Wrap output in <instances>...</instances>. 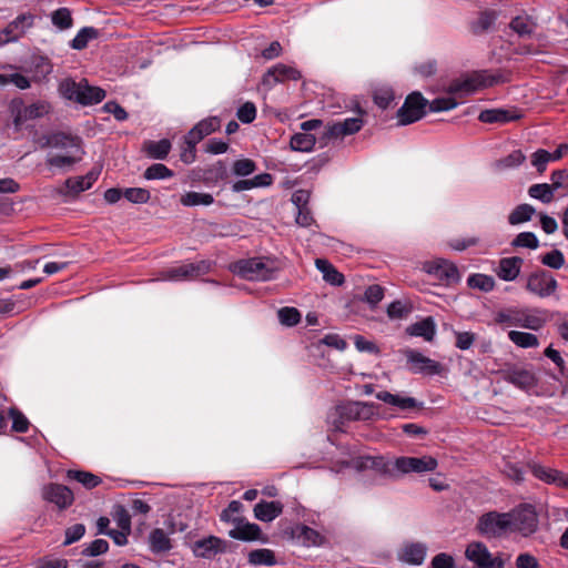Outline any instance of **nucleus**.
I'll return each mask as SVG.
<instances>
[{"label":"nucleus","mask_w":568,"mask_h":568,"mask_svg":"<svg viewBox=\"0 0 568 568\" xmlns=\"http://www.w3.org/2000/svg\"><path fill=\"white\" fill-rule=\"evenodd\" d=\"M510 515L509 514H498V513H488L483 515L477 524V528L480 534L485 536H499L506 530H510Z\"/></svg>","instance_id":"obj_13"},{"label":"nucleus","mask_w":568,"mask_h":568,"mask_svg":"<svg viewBox=\"0 0 568 568\" xmlns=\"http://www.w3.org/2000/svg\"><path fill=\"white\" fill-rule=\"evenodd\" d=\"M105 97L104 90L99 87L89 85L87 80H81V89L79 92V103L93 104L101 102Z\"/></svg>","instance_id":"obj_31"},{"label":"nucleus","mask_w":568,"mask_h":568,"mask_svg":"<svg viewBox=\"0 0 568 568\" xmlns=\"http://www.w3.org/2000/svg\"><path fill=\"white\" fill-rule=\"evenodd\" d=\"M211 264L207 261L197 263H187L172 266L161 273V278L165 281H192L210 271Z\"/></svg>","instance_id":"obj_6"},{"label":"nucleus","mask_w":568,"mask_h":568,"mask_svg":"<svg viewBox=\"0 0 568 568\" xmlns=\"http://www.w3.org/2000/svg\"><path fill=\"white\" fill-rule=\"evenodd\" d=\"M437 460L432 456L423 457H398L395 459V468L397 474H409V473H428L437 468Z\"/></svg>","instance_id":"obj_11"},{"label":"nucleus","mask_w":568,"mask_h":568,"mask_svg":"<svg viewBox=\"0 0 568 568\" xmlns=\"http://www.w3.org/2000/svg\"><path fill=\"white\" fill-rule=\"evenodd\" d=\"M536 26V22L528 16H517L510 22V28L520 37L530 36Z\"/></svg>","instance_id":"obj_40"},{"label":"nucleus","mask_w":568,"mask_h":568,"mask_svg":"<svg viewBox=\"0 0 568 568\" xmlns=\"http://www.w3.org/2000/svg\"><path fill=\"white\" fill-rule=\"evenodd\" d=\"M373 416L374 404L366 402H345L335 407L331 418L335 428L342 429V426L347 422L369 420Z\"/></svg>","instance_id":"obj_3"},{"label":"nucleus","mask_w":568,"mask_h":568,"mask_svg":"<svg viewBox=\"0 0 568 568\" xmlns=\"http://www.w3.org/2000/svg\"><path fill=\"white\" fill-rule=\"evenodd\" d=\"M9 416L12 419V430L17 433H26L29 429V420L17 408L9 409Z\"/></svg>","instance_id":"obj_61"},{"label":"nucleus","mask_w":568,"mask_h":568,"mask_svg":"<svg viewBox=\"0 0 568 568\" xmlns=\"http://www.w3.org/2000/svg\"><path fill=\"white\" fill-rule=\"evenodd\" d=\"M316 139L312 133L300 132L291 138V149L300 152H310L315 145Z\"/></svg>","instance_id":"obj_38"},{"label":"nucleus","mask_w":568,"mask_h":568,"mask_svg":"<svg viewBox=\"0 0 568 568\" xmlns=\"http://www.w3.org/2000/svg\"><path fill=\"white\" fill-rule=\"evenodd\" d=\"M199 142L192 139L189 134L184 136V144L181 149V161L191 164L195 161L196 158V144Z\"/></svg>","instance_id":"obj_52"},{"label":"nucleus","mask_w":568,"mask_h":568,"mask_svg":"<svg viewBox=\"0 0 568 568\" xmlns=\"http://www.w3.org/2000/svg\"><path fill=\"white\" fill-rule=\"evenodd\" d=\"M410 336L423 337L427 342H432L436 334V324L433 317L428 316L419 322L409 325L406 328Z\"/></svg>","instance_id":"obj_26"},{"label":"nucleus","mask_w":568,"mask_h":568,"mask_svg":"<svg viewBox=\"0 0 568 568\" xmlns=\"http://www.w3.org/2000/svg\"><path fill=\"white\" fill-rule=\"evenodd\" d=\"M376 398L388 404L390 406L397 407L400 410H413L416 408H420L422 404L417 402L414 397L404 396L403 394H392L389 392L383 390L376 393Z\"/></svg>","instance_id":"obj_21"},{"label":"nucleus","mask_w":568,"mask_h":568,"mask_svg":"<svg viewBox=\"0 0 568 568\" xmlns=\"http://www.w3.org/2000/svg\"><path fill=\"white\" fill-rule=\"evenodd\" d=\"M277 315L280 322L286 326H294L301 321V314L294 307H283L278 310Z\"/></svg>","instance_id":"obj_60"},{"label":"nucleus","mask_w":568,"mask_h":568,"mask_svg":"<svg viewBox=\"0 0 568 568\" xmlns=\"http://www.w3.org/2000/svg\"><path fill=\"white\" fill-rule=\"evenodd\" d=\"M513 246L527 247L535 250L539 246V241L532 232L519 233L513 241Z\"/></svg>","instance_id":"obj_57"},{"label":"nucleus","mask_w":568,"mask_h":568,"mask_svg":"<svg viewBox=\"0 0 568 568\" xmlns=\"http://www.w3.org/2000/svg\"><path fill=\"white\" fill-rule=\"evenodd\" d=\"M255 170L256 164L251 159H241L233 163V173L237 176H247Z\"/></svg>","instance_id":"obj_62"},{"label":"nucleus","mask_w":568,"mask_h":568,"mask_svg":"<svg viewBox=\"0 0 568 568\" xmlns=\"http://www.w3.org/2000/svg\"><path fill=\"white\" fill-rule=\"evenodd\" d=\"M248 561L255 566H275V554L271 549L262 548L252 550L248 554Z\"/></svg>","instance_id":"obj_39"},{"label":"nucleus","mask_w":568,"mask_h":568,"mask_svg":"<svg viewBox=\"0 0 568 568\" xmlns=\"http://www.w3.org/2000/svg\"><path fill=\"white\" fill-rule=\"evenodd\" d=\"M540 262L554 270H559L565 265V256L559 250H552L551 252L542 255Z\"/></svg>","instance_id":"obj_59"},{"label":"nucleus","mask_w":568,"mask_h":568,"mask_svg":"<svg viewBox=\"0 0 568 568\" xmlns=\"http://www.w3.org/2000/svg\"><path fill=\"white\" fill-rule=\"evenodd\" d=\"M82 156L83 154L78 153L54 154L47 158V164L58 169L71 168L80 162Z\"/></svg>","instance_id":"obj_36"},{"label":"nucleus","mask_w":568,"mask_h":568,"mask_svg":"<svg viewBox=\"0 0 568 568\" xmlns=\"http://www.w3.org/2000/svg\"><path fill=\"white\" fill-rule=\"evenodd\" d=\"M180 202L184 206L211 205L214 199L209 193L187 192L181 196Z\"/></svg>","instance_id":"obj_45"},{"label":"nucleus","mask_w":568,"mask_h":568,"mask_svg":"<svg viewBox=\"0 0 568 568\" xmlns=\"http://www.w3.org/2000/svg\"><path fill=\"white\" fill-rule=\"evenodd\" d=\"M410 313V307L400 301L390 303L387 307V315L390 320H402Z\"/></svg>","instance_id":"obj_64"},{"label":"nucleus","mask_w":568,"mask_h":568,"mask_svg":"<svg viewBox=\"0 0 568 568\" xmlns=\"http://www.w3.org/2000/svg\"><path fill=\"white\" fill-rule=\"evenodd\" d=\"M41 148H54L67 150V153L84 154L81 138L64 132L43 135L39 139Z\"/></svg>","instance_id":"obj_9"},{"label":"nucleus","mask_w":568,"mask_h":568,"mask_svg":"<svg viewBox=\"0 0 568 568\" xmlns=\"http://www.w3.org/2000/svg\"><path fill=\"white\" fill-rule=\"evenodd\" d=\"M171 150V142L168 139L160 141H145L143 143V151L151 159L164 160Z\"/></svg>","instance_id":"obj_32"},{"label":"nucleus","mask_w":568,"mask_h":568,"mask_svg":"<svg viewBox=\"0 0 568 568\" xmlns=\"http://www.w3.org/2000/svg\"><path fill=\"white\" fill-rule=\"evenodd\" d=\"M519 118L520 114L517 111L503 109L484 110L478 116L484 123H507Z\"/></svg>","instance_id":"obj_28"},{"label":"nucleus","mask_w":568,"mask_h":568,"mask_svg":"<svg viewBox=\"0 0 568 568\" xmlns=\"http://www.w3.org/2000/svg\"><path fill=\"white\" fill-rule=\"evenodd\" d=\"M99 37V31L93 27H84L71 41V48L75 50H82L87 48L88 43Z\"/></svg>","instance_id":"obj_41"},{"label":"nucleus","mask_w":568,"mask_h":568,"mask_svg":"<svg viewBox=\"0 0 568 568\" xmlns=\"http://www.w3.org/2000/svg\"><path fill=\"white\" fill-rule=\"evenodd\" d=\"M504 81L505 79L501 74H493L487 71H483L470 78L452 82L447 89V93L456 95L459 100L473 94L481 87H491Z\"/></svg>","instance_id":"obj_2"},{"label":"nucleus","mask_w":568,"mask_h":568,"mask_svg":"<svg viewBox=\"0 0 568 568\" xmlns=\"http://www.w3.org/2000/svg\"><path fill=\"white\" fill-rule=\"evenodd\" d=\"M233 271L248 281H268L274 274V268L258 257L239 261Z\"/></svg>","instance_id":"obj_4"},{"label":"nucleus","mask_w":568,"mask_h":568,"mask_svg":"<svg viewBox=\"0 0 568 568\" xmlns=\"http://www.w3.org/2000/svg\"><path fill=\"white\" fill-rule=\"evenodd\" d=\"M43 498L57 505L59 509H65L73 504L74 495L72 490L61 484H49L42 489Z\"/></svg>","instance_id":"obj_17"},{"label":"nucleus","mask_w":568,"mask_h":568,"mask_svg":"<svg viewBox=\"0 0 568 568\" xmlns=\"http://www.w3.org/2000/svg\"><path fill=\"white\" fill-rule=\"evenodd\" d=\"M174 175L173 171L162 163H155L149 166L143 176L146 180H164Z\"/></svg>","instance_id":"obj_48"},{"label":"nucleus","mask_w":568,"mask_h":568,"mask_svg":"<svg viewBox=\"0 0 568 568\" xmlns=\"http://www.w3.org/2000/svg\"><path fill=\"white\" fill-rule=\"evenodd\" d=\"M301 78L302 74L296 68L284 63H277L264 73L262 78V85L267 90H271L277 83H284L290 80L298 81Z\"/></svg>","instance_id":"obj_12"},{"label":"nucleus","mask_w":568,"mask_h":568,"mask_svg":"<svg viewBox=\"0 0 568 568\" xmlns=\"http://www.w3.org/2000/svg\"><path fill=\"white\" fill-rule=\"evenodd\" d=\"M427 554V546L424 542H407L403 546L398 558L399 560L409 564L419 566L425 561Z\"/></svg>","instance_id":"obj_22"},{"label":"nucleus","mask_w":568,"mask_h":568,"mask_svg":"<svg viewBox=\"0 0 568 568\" xmlns=\"http://www.w3.org/2000/svg\"><path fill=\"white\" fill-rule=\"evenodd\" d=\"M123 196L131 203L143 204L149 202L151 194L143 187H129L123 191Z\"/></svg>","instance_id":"obj_54"},{"label":"nucleus","mask_w":568,"mask_h":568,"mask_svg":"<svg viewBox=\"0 0 568 568\" xmlns=\"http://www.w3.org/2000/svg\"><path fill=\"white\" fill-rule=\"evenodd\" d=\"M508 338L516 346L521 348H535L539 345L538 337L535 334L527 332L510 331L508 332Z\"/></svg>","instance_id":"obj_37"},{"label":"nucleus","mask_w":568,"mask_h":568,"mask_svg":"<svg viewBox=\"0 0 568 568\" xmlns=\"http://www.w3.org/2000/svg\"><path fill=\"white\" fill-rule=\"evenodd\" d=\"M407 363L409 364V371L414 374H438L440 369L439 363L434 359L424 356L420 352L407 348L403 351Z\"/></svg>","instance_id":"obj_16"},{"label":"nucleus","mask_w":568,"mask_h":568,"mask_svg":"<svg viewBox=\"0 0 568 568\" xmlns=\"http://www.w3.org/2000/svg\"><path fill=\"white\" fill-rule=\"evenodd\" d=\"M283 511L280 501H260L254 507V516L261 521H272Z\"/></svg>","instance_id":"obj_29"},{"label":"nucleus","mask_w":568,"mask_h":568,"mask_svg":"<svg viewBox=\"0 0 568 568\" xmlns=\"http://www.w3.org/2000/svg\"><path fill=\"white\" fill-rule=\"evenodd\" d=\"M529 468L532 475L539 480L568 489V474L540 464H530Z\"/></svg>","instance_id":"obj_19"},{"label":"nucleus","mask_w":568,"mask_h":568,"mask_svg":"<svg viewBox=\"0 0 568 568\" xmlns=\"http://www.w3.org/2000/svg\"><path fill=\"white\" fill-rule=\"evenodd\" d=\"M458 99L456 95L448 94L447 97H440L434 99L429 103V110L433 112L449 111L458 105Z\"/></svg>","instance_id":"obj_49"},{"label":"nucleus","mask_w":568,"mask_h":568,"mask_svg":"<svg viewBox=\"0 0 568 568\" xmlns=\"http://www.w3.org/2000/svg\"><path fill=\"white\" fill-rule=\"evenodd\" d=\"M150 548L153 552H165L172 548L171 540L161 528H155L149 536Z\"/></svg>","instance_id":"obj_34"},{"label":"nucleus","mask_w":568,"mask_h":568,"mask_svg":"<svg viewBox=\"0 0 568 568\" xmlns=\"http://www.w3.org/2000/svg\"><path fill=\"white\" fill-rule=\"evenodd\" d=\"M298 538L302 539L305 546H321L324 537L315 529L308 526H302Z\"/></svg>","instance_id":"obj_53"},{"label":"nucleus","mask_w":568,"mask_h":568,"mask_svg":"<svg viewBox=\"0 0 568 568\" xmlns=\"http://www.w3.org/2000/svg\"><path fill=\"white\" fill-rule=\"evenodd\" d=\"M371 462L372 466L369 469H375L376 471L390 477L396 476L395 460L389 462L383 457H371Z\"/></svg>","instance_id":"obj_55"},{"label":"nucleus","mask_w":568,"mask_h":568,"mask_svg":"<svg viewBox=\"0 0 568 568\" xmlns=\"http://www.w3.org/2000/svg\"><path fill=\"white\" fill-rule=\"evenodd\" d=\"M525 160L526 156L524 153L520 150H515L507 156L497 161L496 165L498 169H511L519 166Z\"/></svg>","instance_id":"obj_56"},{"label":"nucleus","mask_w":568,"mask_h":568,"mask_svg":"<svg viewBox=\"0 0 568 568\" xmlns=\"http://www.w3.org/2000/svg\"><path fill=\"white\" fill-rule=\"evenodd\" d=\"M465 556L476 568H504V560L498 556L494 557L483 542H470Z\"/></svg>","instance_id":"obj_10"},{"label":"nucleus","mask_w":568,"mask_h":568,"mask_svg":"<svg viewBox=\"0 0 568 568\" xmlns=\"http://www.w3.org/2000/svg\"><path fill=\"white\" fill-rule=\"evenodd\" d=\"M13 84L18 89L24 90L30 88V80L21 73H0V85Z\"/></svg>","instance_id":"obj_50"},{"label":"nucleus","mask_w":568,"mask_h":568,"mask_svg":"<svg viewBox=\"0 0 568 568\" xmlns=\"http://www.w3.org/2000/svg\"><path fill=\"white\" fill-rule=\"evenodd\" d=\"M510 515L509 528L523 536H529L537 529L538 519L532 506L525 505L515 509Z\"/></svg>","instance_id":"obj_7"},{"label":"nucleus","mask_w":568,"mask_h":568,"mask_svg":"<svg viewBox=\"0 0 568 568\" xmlns=\"http://www.w3.org/2000/svg\"><path fill=\"white\" fill-rule=\"evenodd\" d=\"M315 265L317 270L323 274V278L332 284V285H342L344 282V276L339 273L333 264L323 258H317L315 261Z\"/></svg>","instance_id":"obj_33"},{"label":"nucleus","mask_w":568,"mask_h":568,"mask_svg":"<svg viewBox=\"0 0 568 568\" xmlns=\"http://www.w3.org/2000/svg\"><path fill=\"white\" fill-rule=\"evenodd\" d=\"M426 105L427 100L419 92L408 94L397 111L398 124L407 125L420 120L426 113Z\"/></svg>","instance_id":"obj_5"},{"label":"nucleus","mask_w":568,"mask_h":568,"mask_svg":"<svg viewBox=\"0 0 568 568\" xmlns=\"http://www.w3.org/2000/svg\"><path fill=\"white\" fill-rule=\"evenodd\" d=\"M33 24L32 14H21L0 32V44L17 41Z\"/></svg>","instance_id":"obj_18"},{"label":"nucleus","mask_w":568,"mask_h":568,"mask_svg":"<svg viewBox=\"0 0 568 568\" xmlns=\"http://www.w3.org/2000/svg\"><path fill=\"white\" fill-rule=\"evenodd\" d=\"M98 176L95 173L90 172L85 176L68 179L67 186L70 191H72L74 193L83 192L85 190H89L92 186V184L95 182Z\"/></svg>","instance_id":"obj_46"},{"label":"nucleus","mask_w":568,"mask_h":568,"mask_svg":"<svg viewBox=\"0 0 568 568\" xmlns=\"http://www.w3.org/2000/svg\"><path fill=\"white\" fill-rule=\"evenodd\" d=\"M51 21L60 30L70 29L73 24L71 11L68 8H59L53 11L51 13Z\"/></svg>","instance_id":"obj_47"},{"label":"nucleus","mask_w":568,"mask_h":568,"mask_svg":"<svg viewBox=\"0 0 568 568\" xmlns=\"http://www.w3.org/2000/svg\"><path fill=\"white\" fill-rule=\"evenodd\" d=\"M494 322L501 326H519L538 331L547 322V311L518 306L504 307L494 314Z\"/></svg>","instance_id":"obj_1"},{"label":"nucleus","mask_w":568,"mask_h":568,"mask_svg":"<svg viewBox=\"0 0 568 568\" xmlns=\"http://www.w3.org/2000/svg\"><path fill=\"white\" fill-rule=\"evenodd\" d=\"M236 116L242 123H252L256 118L255 104L253 102H245L237 109Z\"/></svg>","instance_id":"obj_63"},{"label":"nucleus","mask_w":568,"mask_h":568,"mask_svg":"<svg viewBox=\"0 0 568 568\" xmlns=\"http://www.w3.org/2000/svg\"><path fill=\"white\" fill-rule=\"evenodd\" d=\"M534 214L535 209L530 204H520L508 215V223L511 225L521 224L529 221Z\"/></svg>","instance_id":"obj_42"},{"label":"nucleus","mask_w":568,"mask_h":568,"mask_svg":"<svg viewBox=\"0 0 568 568\" xmlns=\"http://www.w3.org/2000/svg\"><path fill=\"white\" fill-rule=\"evenodd\" d=\"M50 106L44 102L33 103L21 109L14 116L13 123L20 128L27 120L38 119L49 113Z\"/></svg>","instance_id":"obj_25"},{"label":"nucleus","mask_w":568,"mask_h":568,"mask_svg":"<svg viewBox=\"0 0 568 568\" xmlns=\"http://www.w3.org/2000/svg\"><path fill=\"white\" fill-rule=\"evenodd\" d=\"M531 165L539 172L544 173L547 169V165L550 160V152L544 149H539L531 154L530 158Z\"/></svg>","instance_id":"obj_58"},{"label":"nucleus","mask_w":568,"mask_h":568,"mask_svg":"<svg viewBox=\"0 0 568 568\" xmlns=\"http://www.w3.org/2000/svg\"><path fill=\"white\" fill-rule=\"evenodd\" d=\"M554 187L547 183L532 184L528 189L529 196L542 203H550L554 200Z\"/></svg>","instance_id":"obj_44"},{"label":"nucleus","mask_w":568,"mask_h":568,"mask_svg":"<svg viewBox=\"0 0 568 568\" xmlns=\"http://www.w3.org/2000/svg\"><path fill=\"white\" fill-rule=\"evenodd\" d=\"M227 548L229 542L216 536H209L206 538L196 540L192 546L193 554L196 557L205 559H211L219 554H224L227 551Z\"/></svg>","instance_id":"obj_15"},{"label":"nucleus","mask_w":568,"mask_h":568,"mask_svg":"<svg viewBox=\"0 0 568 568\" xmlns=\"http://www.w3.org/2000/svg\"><path fill=\"white\" fill-rule=\"evenodd\" d=\"M557 287L556 278L548 271L538 270L527 277L526 290L538 297L545 298L552 295Z\"/></svg>","instance_id":"obj_8"},{"label":"nucleus","mask_w":568,"mask_h":568,"mask_svg":"<svg viewBox=\"0 0 568 568\" xmlns=\"http://www.w3.org/2000/svg\"><path fill=\"white\" fill-rule=\"evenodd\" d=\"M362 126L363 120L361 118H347L344 121L328 125L325 129L324 136L327 139H342L358 132Z\"/></svg>","instance_id":"obj_20"},{"label":"nucleus","mask_w":568,"mask_h":568,"mask_svg":"<svg viewBox=\"0 0 568 568\" xmlns=\"http://www.w3.org/2000/svg\"><path fill=\"white\" fill-rule=\"evenodd\" d=\"M81 89V81L75 82L71 79L63 80L59 85V91L68 100L79 102V92Z\"/></svg>","instance_id":"obj_51"},{"label":"nucleus","mask_w":568,"mask_h":568,"mask_svg":"<svg viewBox=\"0 0 568 568\" xmlns=\"http://www.w3.org/2000/svg\"><path fill=\"white\" fill-rule=\"evenodd\" d=\"M423 270L445 284H452L459 280V273L456 265L447 260L437 258L425 262Z\"/></svg>","instance_id":"obj_14"},{"label":"nucleus","mask_w":568,"mask_h":568,"mask_svg":"<svg viewBox=\"0 0 568 568\" xmlns=\"http://www.w3.org/2000/svg\"><path fill=\"white\" fill-rule=\"evenodd\" d=\"M523 258L518 256L504 257L499 261L496 274L503 281H514L520 273Z\"/></svg>","instance_id":"obj_24"},{"label":"nucleus","mask_w":568,"mask_h":568,"mask_svg":"<svg viewBox=\"0 0 568 568\" xmlns=\"http://www.w3.org/2000/svg\"><path fill=\"white\" fill-rule=\"evenodd\" d=\"M221 126V121L216 116H210L202 121H200L197 124H195L187 134L196 140L197 142H201L205 136L210 135L211 133L217 131Z\"/></svg>","instance_id":"obj_27"},{"label":"nucleus","mask_w":568,"mask_h":568,"mask_svg":"<svg viewBox=\"0 0 568 568\" xmlns=\"http://www.w3.org/2000/svg\"><path fill=\"white\" fill-rule=\"evenodd\" d=\"M504 378L506 382L524 390H529L537 385V378L530 371L527 369H508L505 372Z\"/></svg>","instance_id":"obj_23"},{"label":"nucleus","mask_w":568,"mask_h":568,"mask_svg":"<svg viewBox=\"0 0 568 568\" xmlns=\"http://www.w3.org/2000/svg\"><path fill=\"white\" fill-rule=\"evenodd\" d=\"M229 535L234 539L251 541L260 539L262 531L256 524L244 523L239 524Z\"/></svg>","instance_id":"obj_30"},{"label":"nucleus","mask_w":568,"mask_h":568,"mask_svg":"<svg viewBox=\"0 0 568 568\" xmlns=\"http://www.w3.org/2000/svg\"><path fill=\"white\" fill-rule=\"evenodd\" d=\"M67 477L71 480L80 483L87 489H92L102 483L99 476L84 470L70 469L67 473Z\"/></svg>","instance_id":"obj_35"},{"label":"nucleus","mask_w":568,"mask_h":568,"mask_svg":"<svg viewBox=\"0 0 568 568\" xmlns=\"http://www.w3.org/2000/svg\"><path fill=\"white\" fill-rule=\"evenodd\" d=\"M467 284L471 288L487 293L494 290L495 280L490 275L477 273L468 276Z\"/></svg>","instance_id":"obj_43"}]
</instances>
